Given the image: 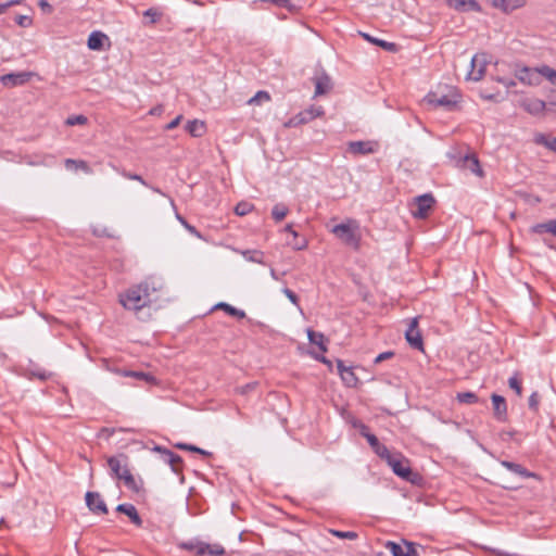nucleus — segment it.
Listing matches in <instances>:
<instances>
[{
    "label": "nucleus",
    "instance_id": "nucleus-64",
    "mask_svg": "<svg viewBox=\"0 0 556 556\" xmlns=\"http://www.w3.org/2000/svg\"><path fill=\"white\" fill-rule=\"evenodd\" d=\"M285 231L292 233L294 238L298 237L296 231L293 230L292 225L290 224L285 227Z\"/></svg>",
    "mask_w": 556,
    "mask_h": 556
},
{
    "label": "nucleus",
    "instance_id": "nucleus-51",
    "mask_svg": "<svg viewBox=\"0 0 556 556\" xmlns=\"http://www.w3.org/2000/svg\"><path fill=\"white\" fill-rule=\"evenodd\" d=\"M282 292L293 304H299V298L292 290L285 288Z\"/></svg>",
    "mask_w": 556,
    "mask_h": 556
},
{
    "label": "nucleus",
    "instance_id": "nucleus-54",
    "mask_svg": "<svg viewBox=\"0 0 556 556\" xmlns=\"http://www.w3.org/2000/svg\"><path fill=\"white\" fill-rule=\"evenodd\" d=\"M394 353L391 352V351H387V352H383V353H380L376 358H375V363L376 364H379L388 358H391L393 357Z\"/></svg>",
    "mask_w": 556,
    "mask_h": 556
},
{
    "label": "nucleus",
    "instance_id": "nucleus-3",
    "mask_svg": "<svg viewBox=\"0 0 556 556\" xmlns=\"http://www.w3.org/2000/svg\"><path fill=\"white\" fill-rule=\"evenodd\" d=\"M446 92L438 89L429 92L425 97V102L433 108H444L445 110L452 111L455 109L460 100V94L454 87L445 86Z\"/></svg>",
    "mask_w": 556,
    "mask_h": 556
},
{
    "label": "nucleus",
    "instance_id": "nucleus-19",
    "mask_svg": "<svg viewBox=\"0 0 556 556\" xmlns=\"http://www.w3.org/2000/svg\"><path fill=\"white\" fill-rule=\"evenodd\" d=\"M495 9L510 13L526 4V0H488Z\"/></svg>",
    "mask_w": 556,
    "mask_h": 556
},
{
    "label": "nucleus",
    "instance_id": "nucleus-47",
    "mask_svg": "<svg viewBox=\"0 0 556 556\" xmlns=\"http://www.w3.org/2000/svg\"><path fill=\"white\" fill-rule=\"evenodd\" d=\"M305 124L303 122V118L301 116V114H296L295 116L291 117L287 123H286V127H296V126H300V125H303Z\"/></svg>",
    "mask_w": 556,
    "mask_h": 556
},
{
    "label": "nucleus",
    "instance_id": "nucleus-24",
    "mask_svg": "<svg viewBox=\"0 0 556 556\" xmlns=\"http://www.w3.org/2000/svg\"><path fill=\"white\" fill-rule=\"evenodd\" d=\"M462 165L464 168L469 169L475 175H477L479 177L483 176V170H482L479 160L476 155H466L463 159Z\"/></svg>",
    "mask_w": 556,
    "mask_h": 556
},
{
    "label": "nucleus",
    "instance_id": "nucleus-43",
    "mask_svg": "<svg viewBox=\"0 0 556 556\" xmlns=\"http://www.w3.org/2000/svg\"><path fill=\"white\" fill-rule=\"evenodd\" d=\"M257 387V382H250L244 386H240L236 388V392L241 395H247L250 392L254 391Z\"/></svg>",
    "mask_w": 556,
    "mask_h": 556
},
{
    "label": "nucleus",
    "instance_id": "nucleus-28",
    "mask_svg": "<svg viewBox=\"0 0 556 556\" xmlns=\"http://www.w3.org/2000/svg\"><path fill=\"white\" fill-rule=\"evenodd\" d=\"M186 130L192 136V137H201L205 132V124L204 122L194 119L190 121L186 125Z\"/></svg>",
    "mask_w": 556,
    "mask_h": 556
},
{
    "label": "nucleus",
    "instance_id": "nucleus-42",
    "mask_svg": "<svg viewBox=\"0 0 556 556\" xmlns=\"http://www.w3.org/2000/svg\"><path fill=\"white\" fill-rule=\"evenodd\" d=\"M88 118L85 115H73L66 119V125H85Z\"/></svg>",
    "mask_w": 556,
    "mask_h": 556
},
{
    "label": "nucleus",
    "instance_id": "nucleus-46",
    "mask_svg": "<svg viewBox=\"0 0 556 556\" xmlns=\"http://www.w3.org/2000/svg\"><path fill=\"white\" fill-rule=\"evenodd\" d=\"M466 1L467 0H446L448 7L465 12L466 11Z\"/></svg>",
    "mask_w": 556,
    "mask_h": 556
},
{
    "label": "nucleus",
    "instance_id": "nucleus-29",
    "mask_svg": "<svg viewBox=\"0 0 556 556\" xmlns=\"http://www.w3.org/2000/svg\"><path fill=\"white\" fill-rule=\"evenodd\" d=\"M325 113L324 109L321 106H311L302 112H300L303 122L306 124L316 117L323 116Z\"/></svg>",
    "mask_w": 556,
    "mask_h": 556
},
{
    "label": "nucleus",
    "instance_id": "nucleus-26",
    "mask_svg": "<svg viewBox=\"0 0 556 556\" xmlns=\"http://www.w3.org/2000/svg\"><path fill=\"white\" fill-rule=\"evenodd\" d=\"M168 200H169V204L170 206L173 207V210L175 211V216L177 218V220L194 237L197 238H202L201 233L198 231V229L190 225L178 212H177V207H176V204L174 202V200L168 197Z\"/></svg>",
    "mask_w": 556,
    "mask_h": 556
},
{
    "label": "nucleus",
    "instance_id": "nucleus-33",
    "mask_svg": "<svg viewBox=\"0 0 556 556\" xmlns=\"http://www.w3.org/2000/svg\"><path fill=\"white\" fill-rule=\"evenodd\" d=\"M456 399L462 404H476L479 402V397L473 392H459Z\"/></svg>",
    "mask_w": 556,
    "mask_h": 556
},
{
    "label": "nucleus",
    "instance_id": "nucleus-55",
    "mask_svg": "<svg viewBox=\"0 0 556 556\" xmlns=\"http://www.w3.org/2000/svg\"><path fill=\"white\" fill-rule=\"evenodd\" d=\"M75 168H79V169L84 170L87 174H91L92 173V169L90 168L88 163L86 161H83V160H78L77 165H75Z\"/></svg>",
    "mask_w": 556,
    "mask_h": 556
},
{
    "label": "nucleus",
    "instance_id": "nucleus-32",
    "mask_svg": "<svg viewBox=\"0 0 556 556\" xmlns=\"http://www.w3.org/2000/svg\"><path fill=\"white\" fill-rule=\"evenodd\" d=\"M125 377H132L136 379L144 380L148 383H155V377L143 371L125 370L123 371Z\"/></svg>",
    "mask_w": 556,
    "mask_h": 556
},
{
    "label": "nucleus",
    "instance_id": "nucleus-15",
    "mask_svg": "<svg viewBox=\"0 0 556 556\" xmlns=\"http://www.w3.org/2000/svg\"><path fill=\"white\" fill-rule=\"evenodd\" d=\"M518 105L532 115L541 114L545 110V102L532 97L521 98Z\"/></svg>",
    "mask_w": 556,
    "mask_h": 556
},
{
    "label": "nucleus",
    "instance_id": "nucleus-9",
    "mask_svg": "<svg viewBox=\"0 0 556 556\" xmlns=\"http://www.w3.org/2000/svg\"><path fill=\"white\" fill-rule=\"evenodd\" d=\"M386 547L393 556H419L416 545L412 542L404 541V544H397L392 541L386 543Z\"/></svg>",
    "mask_w": 556,
    "mask_h": 556
},
{
    "label": "nucleus",
    "instance_id": "nucleus-5",
    "mask_svg": "<svg viewBox=\"0 0 556 556\" xmlns=\"http://www.w3.org/2000/svg\"><path fill=\"white\" fill-rule=\"evenodd\" d=\"M435 199L431 193H425L414 199L410 204V212L415 218L425 219L432 211Z\"/></svg>",
    "mask_w": 556,
    "mask_h": 556
},
{
    "label": "nucleus",
    "instance_id": "nucleus-59",
    "mask_svg": "<svg viewBox=\"0 0 556 556\" xmlns=\"http://www.w3.org/2000/svg\"><path fill=\"white\" fill-rule=\"evenodd\" d=\"M23 1L24 0H10L8 2L2 3L4 12L13 5L21 4Z\"/></svg>",
    "mask_w": 556,
    "mask_h": 556
},
{
    "label": "nucleus",
    "instance_id": "nucleus-41",
    "mask_svg": "<svg viewBox=\"0 0 556 556\" xmlns=\"http://www.w3.org/2000/svg\"><path fill=\"white\" fill-rule=\"evenodd\" d=\"M330 533L339 539L355 540L358 536L357 533L353 531H340L331 529Z\"/></svg>",
    "mask_w": 556,
    "mask_h": 556
},
{
    "label": "nucleus",
    "instance_id": "nucleus-53",
    "mask_svg": "<svg viewBox=\"0 0 556 556\" xmlns=\"http://www.w3.org/2000/svg\"><path fill=\"white\" fill-rule=\"evenodd\" d=\"M143 15L146 17H150L151 18V23H155L159 17H160V13H157V11H155L154 9H148Z\"/></svg>",
    "mask_w": 556,
    "mask_h": 556
},
{
    "label": "nucleus",
    "instance_id": "nucleus-10",
    "mask_svg": "<svg viewBox=\"0 0 556 556\" xmlns=\"http://www.w3.org/2000/svg\"><path fill=\"white\" fill-rule=\"evenodd\" d=\"M470 65L471 70L468 73V78L475 81L480 80L485 72L486 55L484 53L473 55Z\"/></svg>",
    "mask_w": 556,
    "mask_h": 556
},
{
    "label": "nucleus",
    "instance_id": "nucleus-35",
    "mask_svg": "<svg viewBox=\"0 0 556 556\" xmlns=\"http://www.w3.org/2000/svg\"><path fill=\"white\" fill-rule=\"evenodd\" d=\"M341 378L348 387H355L358 381L352 368L341 370Z\"/></svg>",
    "mask_w": 556,
    "mask_h": 556
},
{
    "label": "nucleus",
    "instance_id": "nucleus-17",
    "mask_svg": "<svg viewBox=\"0 0 556 556\" xmlns=\"http://www.w3.org/2000/svg\"><path fill=\"white\" fill-rule=\"evenodd\" d=\"M493 404V415L498 421H506L507 419V404L505 399L498 394L491 395Z\"/></svg>",
    "mask_w": 556,
    "mask_h": 556
},
{
    "label": "nucleus",
    "instance_id": "nucleus-48",
    "mask_svg": "<svg viewBox=\"0 0 556 556\" xmlns=\"http://www.w3.org/2000/svg\"><path fill=\"white\" fill-rule=\"evenodd\" d=\"M540 396L538 392H533L529 397V408L536 410L539 407Z\"/></svg>",
    "mask_w": 556,
    "mask_h": 556
},
{
    "label": "nucleus",
    "instance_id": "nucleus-2",
    "mask_svg": "<svg viewBox=\"0 0 556 556\" xmlns=\"http://www.w3.org/2000/svg\"><path fill=\"white\" fill-rule=\"evenodd\" d=\"M331 232L344 244L358 250L361 247V232L359 225L355 219H348L346 222L332 227Z\"/></svg>",
    "mask_w": 556,
    "mask_h": 556
},
{
    "label": "nucleus",
    "instance_id": "nucleus-16",
    "mask_svg": "<svg viewBox=\"0 0 556 556\" xmlns=\"http://www.w3.org/2000/svg\"><path fill=\"white\" fill-rule=\"evenodd\" d=\"M377 143L372 141H351L349 151L355 155H367L376 152Z\"/></svg>",
    "mask_w": 556,
    "mask_h": 556
},
{
    "label": "nucleus",
    "instance_id": "nucleus-14",
    "mask_svg": "<svg viewBox=\"0 0 556 556\" xmlns=\"http://www.w3.org/2000/svg\"><path fill=\"white\" fill-rule=\"evenodd\" d=\"M31 76L33 73L30 72L10 73L2 75L0 77V81L5 87H15L26 84L27 81H29Z\"/></svg>",
    "mask_w": 556,
    "mask_h": 556
},
{
    "label": "nucleus",
    "instance_id": "nucleus-8",
    "mask_svg": "<svg viewBox=\"0 0 556 556\" xmlns=\"http://www.w3.org/2000/svg\"><path fill=\"white\" fill-rule=\"evenodd\" d=\"M361 434L366 438L367 442L374 450V452L381 458L386 459L390 457V451L383 444H381L378 438L368 431V427L365 425H361Z\"/></svg>",
    "mask_w": 556,
    "mask_h": 556
},
{
    "label": "nucleus",
    "instance_id": "nucleus-50",
    "mask_svg": "<svg viewBox=\"0 0 556 556\" xmlns=\"http://www.w3.org/2000/svg\"><path fill=\"white\" fill-rule=\"evenodd\" d=\"M123 176H124L125 178H127V179L137 180V181H139L140 184H142L143 186L149 187V185L147 184V181H146V180H144L140 175L124 172V173H123Z\"/></svg>",
    "mask_w": 556,
    "mask_h": 556
},
{
    "label": "nucleus",
    "instance_id": "nucleus-21",
    "mask_svg": "<svg viewBox=\"0 0 556 556\" xmlns=\"http://www.w3.org/2000/svg\"><path fill=\"white\" fill-rule=\"evenodd\" d=\"M124 482L125 486L135 492V493H139L142 489V481L141 480H137L132 473L130 472L129 469H125L123 470V477L119 479Z\"/></svg>",
    "mask_w": 556,
    "mask_h": 556
},
{
    "label": "nucleus",
    "instance_id": "nucleus-22",
    "mask_svg": "<svg viewBox=\"0 0 556 556\" xmlns=\"http://www.w3.org/2000/svg\"><path fill=\"white\" fill-rule=\"evenodd\" d=\"M501 465L508 469L510 472L515 473L516 476L526 479L533 477L534 475L530 472L528 469H526L522 465L508 462V460H502Z\"/></svg>",
    "mask_w": 556,
    "mask_h": 556
},
{
    "label": "nucleus",
    "instance_id": "nucleus-61",
    "mask_svg": "<svg viewBox=\"0 0 556 556\" xmlns=\"http://www.w3.org/2000/svg\"><path fill=\"white\" fill-rule=\"evenodd\" d=\"M77 162H78V160L66 159L65 166H66V168H71L72 166L77 165Z\"/></svg>",
    "mask_w": 556,
    "mask_h": 556
},
{
    "label": "nucleus",
    "instance_id": "nucleus-25",
    "mask_svg": "<svg viewBox=\"0 0 556 556\" xmlns=\"http://www.w3.org/2000/svg\"><path fill=\"white\" fill-rule=\"evenodd\" d=\"M307 337L312 344L317 345L321 352H327V339L324 333L307 329Z\"/></svg>",
    "mask_w": 556,
    "mask_h": 556
},
{
    "label": "nucleus",
    "instance_id": "nucleus-36",
    "mask_svg": "<svg viewBox=\"0 0 556 556\" xmlns=\"http://www.w3.org/2000/svg\"><path fill=\"white\" fill-rule=\"evenodd\" d=\"M535 142L539 144H543L549 150L556 152V137L549 140L544 135H538L535 137Z\"/></svg>",
    "mask_w": 556,
    "mask_h": 556
},
{
    "label": "nucleus",
    "instance_id": "nucleus-52",
    "mask_svg": "<svg viewBox=\"0 0 556 556\" xmlns=\"http://www.w3.org/2000/svg\"><path fill=\"white\" fill-rule=\"evenodd\" d=\"M38 5L45 13L51 14L53 12V7L47 0H39Z\"/></svg>",
    "mask_w": 556,
    "mask_h": 556
},
{
    "label": "nucleus",
    "instance_id": "nucleus-44",
    "mask_svg": "<svg viewBox=\"0 0 556 556\" xmlns=\"http://www.w3.org/2000/svg\"><path fill=\"white\" fill-rule=\"evenodd\" d=\"M244 257L248 260L255 262V263H262L263 253L261 251H245L243 252Z\"/></svg>",
    "mask_w": 556,
    "mask_h": 556
},
{
    "label": "nucleus",
    "instance_id": "nucleus-31",
    "mask_svg": "<svg viewBox=\"0 0 556 556\" xmlns=\"http://www.w3.org/2000/svg\"><path fill=\"white\" fill-rule=\"evenodd\" d=\"M215 308H218V309H223L225 311L228 315L230 316H233V317H237L239 319H242L245 317V313L241 309H238L233 306H231L230 304L228 303H225V302H220L218 303Z\"/></svg>",
    "mask_w": 556,
    "mask_h": 556
},
{
    "label": "nucleus",
    "instance_id": "nucleus-37",
    "mask_svg": "<svg viewBox=\"0 0 556 556\" xmlns=\"http://www.w3.org/2000/svg\"><path fill=\"white\" fill-rule=\"evenodd\" d=\"M253 207L254 206L252 203L243 201L236 205L235 213L238 216H244V215L249 214L253 210Z\"/></svg>",
    "mask_w": 556,
    "mask_h": 556
},
{
    "label": "nucleus",
    "instance_id": "nucleus-30",
    "mask_svg": "<svg viewBox=\"0 0 556 556\" xmlns=\"http://www.w3.org/2000/svg\"><path fill=\"white\" fill-rule=\"evenodd\" d=\"M363 37L369 41V42H372L379 47H381L382 49H384L386 51H390V52H394L396 51V45L394 42H389V41H386V40H381V39H378V38H374L371 37L370 35L368 34H363Z\"/></svg>",
    "mask_w": 556,
    "mask_h": 556
},
{
    "label": "nucleus",
    "instance_id": "nucleus-7",
    "mask_svg": "<svg viewBox=\"0 0 556 556\" xmlns=\"http://www.w3.org/2000/svg\"><path fill=\"white\" fill-rule=\"evenodd\" d=\"M405 338L408 344L416 350H424V342L421 333L418 329V318L410 319L407 330L405 331Z\"/></svg>",
    "mask_w": 556,
    "mask_h": 556
},
{
    "label": "nucleus",
    "instance_id": "nucleus-6",
    "mask_svg": "<svg viewBox=\"0 0 556 556\" xmlns=\"http://www.w3.org/2000/svg\"><path fill=\"white\" fill-rule=\"evenodd\" d=\"M386 460L388 462V464L390 465V467L392 468L393 472L396 476L405 479L406 481H414L413 477L415 476V473L408 466V462L406 459H402L390 454V457H387Z\"/></svg>",
    "mask_w": 556,
    "mask_h": 556
},
{
    "label": "nucleus",
    "instance_id": "nucleus-62",
    "mask_svg": "<svg viewBox=\"0 0 556 556\" xmlns=\"http://www.w3.org/2000/svg\"><path fill=\"white\" fill-rule=\"evenodd\" d=\"M337 368H338L339 374L341 375V370H346L349 367H345L344 363L341 359H338Z\"/></svg>",
    "mask_w": 556,
    "mask_h": 556
},
{
    "label": "nucleus",
    "instance_id": "nucleus-57",
    "mask_svg": "<svg viewBox=\"0 0 556 556\" xmlns=\"http://www.w3.org/2000/svg\"><path fill=\"white\" fill-rule=\"evenodd\" d=\"M182 119V116L181 115H178L175 119H173L170 123H168L166 126H165V129L166 130H172L174 128H176L180 121Z\"/></svg>",
    "mask_w": 556,
    "mask_h": 556
},
{
    "label": "nucleus",
    "instance_id": "nucleus-60",
    "mask_svg": "<svg viewBox=\"0 0 556 556\" xmlns=\"http://www.w3.org/2000/svg\"><path fill=\"white\" fill-rule=\"evenodd\" d=\"M503 482L501 483V485L505 489H508V490H514V489H517V485H514L513 483H510L509 481H507V479H505L504 477L502 478Z\"/></svg>",
    "mask_w": 556,
    "mask_h": 556
},
{
    "label": "nucleus",
    "instance_id": "nucleus-38",
    "mask_svg": "<svg viewBox=\"0 0 556 556\" xmlns=\"http://www.w3.org/2000/svg\"><path fill=\"white\" fill-rule=\"evenodd\" d=\"M508 386L516 392L518 396H522L521 380L517 374L508 379Z\"/></svg>",
    "mask_w": 556,
    "mask_h": 556
},
{
    "label": "nucleus",
    "instance_id": "nucleus-49",
    "mask_svg": "<svg viewBox=\"0 0 556 556\" xmlns=\"http://www.w3.org/2000/svg\"><path fill=\"white\" fill-rule=\"evenodd\" d=\"M466 11L480 12L481 5L476 0H467L466 1Z\"/></svg>",
    "mask_w": 556,
    "mask_h": 556
},
{
    "label": "nucleus",
    "instance_id": "nucleus-58",
    "mask_svg": "<svg viewBox=\"0 0 556 556\" xmlns=\"http://www.w3.org/2000/svg\"><path fill=\"white\" fill-rule=\"evenodd\" d=\"M164 112V108L163 105H156L154 108H152L149 112L150 115H153V116H159L161 115L162 113Z\"/></svg>",
    "mask_w": 556,
    "mask_h": 556
},
{
    "label": "nucleus",
    "instance_id": "nucleus-23",
    "mask_svg": "<svg viewBox=\"0 0 556 556\" xmlns=\"http://www.w3.org/2000/svg\"><path fill=\"white\" fill-rule=\"evenodd\" d=\"M108 40V36L101 31H92L87 41V46L90 50L100 51L103 49L104 41Z\"/></svg>",
    "mask_w": 556,
    "mask_h": 556
},
{
    "label": "nucleus",
    "instance_id": "nucleus-27",
    "mask_svg": "<svg viewBox=\"0 0 556 556\" xmlns=\"http://www.w3.org/2000/svg\"><path fill=\"white\" fill-rule=\"evenodd\" d=\"M533 233L548 232L556 237V219H549L545 223L536 224L531 227Z\"/></svg>",
    "mask_w": 556,
    "mask_h": 556
},
{
    "label": "nucleus",
    "instance_id": "nucleus-34",
    "mask_svg": "<svg viewBox=\"0 0 556 556\" xmlns=\"http://www.w3.org/2000/svg\"><path fill=\"white\" fill-rule=\"evenodd\" d=\"M288 212L289 210L285 204L278 203L273 207L271 216L276 222H281L287 216Z\"/></svg>",
    "mask_w": 556,
    "mask_h": 556
},
{
    "label": "nucleus",
    "instance_id": "nucleus-63",
    "mask_svg": "<svg viewBox=\"0 0 556 556\" xmlns=\"http://www.w3.org/2000/svg\"><path fill=\"white\" fill-rule=\"evenodd\" d=\"M194 453H199V454H201V455H203V456H211V455H212V453H211V452L205 451V450H203V448H200V447H198V446H197V451H194Z\"/></svg>",
    "mask_w": 556,
    "mask_h": 556
},
{
    "label": "nucleus",
    "instance_id": "nucleus-13",
    "mask_svg": "<svg viewBox=\"0 0 556 556\" xmlns=\"http://www.w3.org/2000/svg\"><path fill=\"white\" fill-rule=\"evenodd\" d=\"M86 505L93 514H108V507L101 495L98 492L86 493Z\"/></svg>",
    "mask_w": 556,
    "mask_h": 556
},
{
    "label": "nucleus",
    "instance_id": "nucleus-56",
    "mask_svg": "<svg viewBox=\"0 0 556 556\" xmlns=\"http://www.w3.org/2000/svg\"><path fill=\"white\" fill-rule=\"evenodd\" d=\"M175 447L182 451L193 452L197 451V446L188 443H176Z\"/></svg>",
    "mask_w": 556,
    "mask_h": 556
},
{
    "label": "nucleus",
    "instance_id": "nucleus-39",
    "mask_svg": "<svg viewBox=\"0 0 556 556\" xmlns=\"http://www.w3.org/2000/svg\"><path fill=\"white\" fill-rule=\"evenodd\" d=\"M539 73L552 84H556V70H553L549 66L544 65L541 68H539Z\"/></svg>",
    "mask_w": 556,
    "mask_h": 556
},
{
    "label": "nucleus",
    "instance_id": "nucleus-1",
    "mask_svg": "<svg viewBox=\"0 0 556 556\" xmlns=\"http://www.w3.org/2000/svg\"><path fill=\"white\" fill-rule=\"evenodd\" d=\"M169 291L163 278L149 276L136 286L119 294V303L125 309L139 315L146 307L161 302L169 301Z\"/></svg>",
    "mask_w": 556,
    "mask_h": 556
},
{
    "label": "nucleus",
    "instance_id": "nucleus-11",
    "mask_svg": "<svg viewBox=\"0 0 556 556\" xmlns=\"http://www.w3.org/2000/svg\"><path fill=\"white\" fill-rule=\"evenodd\" d=\"M108 466L111 470V475L121 479L123 477V470L128 468V457L125 454H119L117 456H111L108 458Z\"/></svg>",
    "mask_w": 556,
    "mask_h": 556
},
{
    "label": "nucleus",
    "instance_id": "nucleus-4",
    "mask_svg": "<svg viewBox=\"0 0 556 556\" xmlns=\"http://www.w3.org/2000/svg\"><path fill=\"white\" fill-rule=\"evenodd\" d=\"M182 549L194 552L197 556L208 554L210 556H223L225 548L218 544H207L201 541L182 542L179 545Z\"/></svg>",
    "mask_w": 556,
    "mask_h": 556
},
{
    "label": "nucleus",
    "instance_id": "nucleus-20",
    "mask_svg": "<svg viewBox=\"0 0 556 556\" xmlns=\"http://www.w3.org/2000/svg\"><path fill=\"white\" fill-rule=\"evenodd\" d=\"M116 511L128 516L131 522L135 523L137 527L142 526V519L132 504H119L116 507Z\"/></svg>",
    "mask_w": 556,
    "mask_h": 556
},
{
    "label": "nucleus",
    "instance_id": "nucleus-18",
    "mask_svg": "<svg viewBox=\"0 0 556 556\" xmlns=\"http://www.w3.org/2000/svg\"><path fill=\"white\" fill-rule=\"evenodd\" d=\"M155 450L164 455V459L170 465L174 472L179 473L182 470V458L172 451L156 446Z\"/></svg>",
    "mask_w": 556,
    "mask_h": 556
},
{
    "label": "nucleus",
    "instance_id": "nucleus-40",
    "mask_svg": "<svg viewBox=\"0 0 556 556\" xmlns=\"http://www.w3.org/2000/svg\"><path fill=\"white\" fill-rule=\"evenodd\" d=\"M270 100V96L267 91H257L254 97L249 100V104H261Z\"/></svg>",
    "mask_w": 556,
    "mask_h": 556
},
{
    "label": "nucleus",
    "instance_id": "nucleus-12",
    "mask_svg": "<svg viewBox=\"0 0 556 556\" xmlns=\"http://www.w3.org/2000/svg\"><path fill=\"white\" fill-rule=\"evenodd\" d=\"M313 81L315 85V97L326 94L332 88V81L329 75L321 70L314 77Z\"/></svg>",
    "mask_w": 556,
    "mask_h": 556
},
{
    "label": "nucleus",
    "instance_id": "nucleus-45",
    "mask_svg": "<svg viewBox=\"0 0 556 556\" xmlns=\"http://www.w3.org/2000/svg\"><path fill=\"white\" fill-rule=\"evenodd\" d=\"M15 22L18 26L28 28L33 25V18L28 15H17Z\"/></svg>",
    "mask_w": 556,
    "mask_h": 556
}]
</instances>
